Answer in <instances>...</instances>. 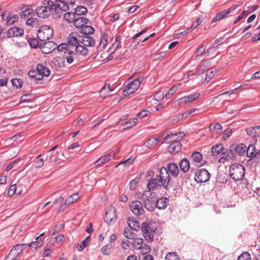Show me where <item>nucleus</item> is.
<instances>
[{
	"mask_svg": "<svg viewBox=\"0 0 260 260\" xmlns=\"http://www.w3.org/2000/svg\"><path fill=\"white\" fill-rule=\"evenodd\" d=\"M37 71L39 78H36V80H42L44 76L48 77L50 74L49 69L42 64H38L37 66Z\"/></svg>",
	"mask_w": 260,
	"mask_h": 260,
	"instance_id": "17",
	"label": "nucleus"
},
{
	"mask_svg": "<svg viewBox=\"0 0 260 260\" xmlns=\"http://www.w3.org/2000/svg\"><path fill=\"white\" fill-rule=\"evenodd\" d=\"M160 227L157 222L147 220L142 223L141 230L142 235L147 242L153 241L154 236L159 232Z\"/></svg>",
	"mask_w": 260,
	"mask_h": 260,
	"instance_id": "2",
	"label": "nucleus"
},
{
	"mask_svg": "<svg viewBox=\"0 0 260 260\" xmlns=\"http://www.w3.org/2000/svg\"><path fill=\"white\" fill-rule=\"evenodd\" d=\"M117 219L116 210L114 207L111 206L106 212L104 221L109 225L113 224Z\"/></svg>",
	"mask_w": 260,
	"mask_h": 260,
	"instance_id": "12",
	"label": "nucleus"
},
{
	"mask_svg": "<svg viewBox=\"0 0 260 260\" xmlns=\"http://www.w3.org/2000/svg\"><path fill=\"white\" fill-rule=\"evenodd\" d=\"M225 149L222 144H216L213 146L211 149V153L213 156H216L219 154L223 155Z\"/></svg>",
	"mask_w": 260,
	"mask_h": 260,
	"instance_id": "27",
	"label": "nucleus"
},
{
	"mask_svg": "<svg viewBox=\"0 0 260 260\" xmlns=\"http://www.w3.org/2000/svg\"><path fill=\"white\" fill-rule=\"evenodd\" d=\"M230 176L235 181L243 180L245 175V168L240 163L233 164L230 167Z\"/></svg>",
	"mask_w": 260,
	"mask_h": 260,
	"instance_id": "5",
	"label": "nucleus"
},
{
	"mask_svg": "<svg viewBox=\"0 0 260 260\" xmlns=\"http://www.w3.org/2000/svg\"><path fill=\"white\" fill-rule=\"evenodd\" d=\"M24 30L19 27H12L6 32V36L8 38L14 37H20L23 36Z\"/></svg>",
	"mask_w": 260,
	"mask_h": 260,
	"instance_id": "18",
	"label": "nucleus"
},
{
	"mask_svg": "<svg viewBox=\"0 0 260 260\" xmlns=\"http://www.w3.org/2000/svg\"><path fill=\"white\" fill-rule=\"evenodd\" d=\"M160 170L161 171H165V172H167L169 175L176 177L178 176L179 173V169L178 166L176 163L170 162L167 164L166 167H161Z\"/></svg>",
	"mask_w": 260,
	"mask_h": 260,
	"instance_id": "14",
	"label": "nucleus"
},
{
	"mask_svg": "<svg viewBox=\"0 0 260 260\" xmlns=\"http://www.w3.org/2000/svg\"><path fill=\"white\" fill-rule=\"evenodd\" d=\"M144 241L142 238H136L134 240L132 243L133 247L137 249H139L142 248V245L143 244Z\"/></svg>",
	"mask_w": 260,
	"mask_h": 260,
	"instance_id": "43",
	"label": "nucleus"
},
{
	"mask_svg": "<svg viewBox=\"0 0 260 260\" xmlns=\"http://www.w3.org/2000/svg\"><path fill=\"white\" fill-rule=\"evenodd\" d=\"M11 82L13 86L16 87L17 88H21L23 83L21 79L17 78L12 79Z\"/></svg>",
	"mask_w": 260,
	"mask_h": 260,
	"instance_id": "54",
	"label": "nucleus"
},
{
	"mask_svg": "<svg viewBox=\"0 0 260 260\" xmlns=\"http://www.w3.org/2000/svg\"><path fill=\"white\" fill-rule=\"evenodd\" d=\"M53 36V30L49 25H42L37 32V38L40 41H46Z\"/></svg>",
	"mask_w": 260,
	"mask_h": 260,
	"instance_id": "7",
	"label": "nucleus"
},
{
	"mask_svg": "<svg viewBox=\"0 0 260 260\" xmlns=\"http://www.w3.org/2000/svg\"><path fill=\"white\" fill-rule=\"evenodd\" d=\"M210 173L205 169H201L196 172L194 179L198 182L203 183L208 181L210 178Z\"/></svg>",
	"mask_w": 260,
	"mask_h": 260,
	"instance_id": "10",
	"label": "nucleus"
},
{
	"mask_svg": "<svg viewBox=\"0 0 260 260\" xmlns=\"http://www.w3.org/2000/svg\"><path fill=\"white\" fill-rule=\"evenodd\" d=\"M247 134L252 137L253 139L257 141V138L260 137V125L253 127H250L246 129Z\"/></svg>",
	"mask_w": 260,
	"mask_h": 260,
	"instance_id": "20",
	"label": "nucleus"
},
{
	"mask_svg": "<svg viewBox=\"0 0 260 260\" xmlns=\"http://www.w3.org/2000/svg\"><path fill=\"white\" fill-rule=\"evenodd\" d=\"M27 41L31 47L34 48H37L38 46L40 47L41 41L39 42L36 38H29Z\"/></svg>",
	"mask_w": 260,
	"mask_h": 260,
	"instance_id": "44",
	"label": "nucleus"
},
{
	"mask_svg": "<svg viewBox=\"0 0 260 260\" xmlns=\"http://www.w3.org/2000/svg\"><path fill=\"white\" fill-rule=\"evenodd\" d=\"M210 131L213 134H219L221 132V125L218 123L211 124L209 126Z\"/></svg>",
	"mask_w": 260,
	"mask_h": 260,
	"instance_id": "35",
	"label": "nucleus"
},
{
	"mask_svg": "<svg viewBox=\"0 0 260 260\" xmlns=\"http://www.w3.org/2000/svg\"><path fill=\"white\" fill-rule=\"evenodd\" d=\"M138 119L137 118H134L132 119H131L124 123L125 127L124 128L125 129L132 128L134 126L136 125Z\"/></svg>",
	"mask_w": 260,
	"mask_h": 260,
	"instance_id": "46",
	"label": "nucleus"
},
{
	"mask_svg": "<svg viewBox=\"0 0 260 260\" xmlns=\"http://www.w3.org/2000/svg\"><path fill=\"white\" fill-rule=\"evenodd\" d=\"M178 89V86L174 85L168 91V92L166 94L165 98L166 100H168L170 99L172 95H173L174 93L176 92Z\"/></svg>",
	"mask_w": 260,
	"mask_h": 260,
	"instance_id": "50",
	"label": "nucleus"
},
{
	"mask_svg": "<svg viewBox=\"0 0 260 260\" xmlns=\"http://www.w3.org/2000/svg\"><path fill=\"white\" fill-rule=\"evenodd\" d=\"M17 191V187L16 184H13L11 185L7 191V194L9 197L13 196L15 193L20 195L21 194L22 191L21 190L19 191L18 192H16Z\"/></svg>",
	"mask_w": 260,
	"mask_h": 260,
	"instance_id": "39",
	"label": "nucleus"
},
{
	"mask_svg": "<svg viewBox=\"0 0 260 260\" xmlns=\"http://www.w3.org/2000/svg\"><path fill=\"white\" fill-rule=\"evenodd\" d=\"M143 204L139 201H134L129 204V208L133 213L137 216L143 215L145 213Z\"/></svg>",
	"mask_w": 260,
	"mask_h": 260,
	"instance_id": "9",
	"label": "nucleus"
},
{
	"mask_svg": "<svg viewBox=\"0 0 260 260\" xmlns=\"http://www.w3.org/2000/svg\"><path fill=\"white\" fill-rule=\"evenodd\" d=\"M87 8L83 6H78L75 9V14L78 15H84L87 13Z\"/></svg>",
	"mask_w": 260,
	"mask_h": 260,
	"instance_id": "48",
	"label": "nucleus"
},
{
	"mask_svg": "<svg viewBox=\"0 0 260 260\" xmlns=\"http://www.w3.org/2000/svg\"><path fill=\"white\" fill-rule=\"evenodd\" d=\"M143 80L142 77H138L135 79L132 82H129L124 87L123 89V95L127 96L134 93L140 87L141 82Z\"/></svg>",
	"mask_w": 260,
	"mask_h": 260,
	"instance_id": "8",
	"label": "nucleus"
},
{
	"mask_svg": "<svg viewBox=\"0 0 260 260\" xmlns=\"http://www.w3.org/2000/svg\"><path fill=\"white\" fill-rule=\"evenodd\" d=\"M57 49L59 51H61L63 50L67 51V49H70V48L69 47V44L67 43H62L57 46Z\"/></svg>",
	"mask_w": 260,
	"mask_h": 260,
	"instance_id": "64",
	"label": "nucleus"
},
{
	"mask_svg": "<svg viewBox=\"0 0 260 260\" xmlns=\"http://www.w3.org/2000/svg\"><path fill=\"white\" fill-rule=\"evenodd\" d=\"M107 38L108 37L106 35H104L100 40V42L99 46L98 47V49L100 51H102L104 50L107 44Z\"/></svg>",
	"mask_w": 260,
	"mask_h": 260,
	"instance_id": "40",
	"label": "nucleus"
},
{
	"mask_svg": "<svg viewBox=\"0 0 260 260\" xmlns=\"http://www.w3.org/2000/svg\"><path fill=\"white\" fill-rule=\"evenodd\" d=\"M147 28L144 29L140 31L139 32L137 33V34H136L134 36H133L131 39V40H132L133 41L131 42L132 43L131 44V46L132 47L133 46L134 48H136L139 45V42L135 41V40L138 38L141 35L145 34L147 31Z\"/></svg>",
	"mask_w": 260,
	"mask_h": 260,
	"instance_id": "34",
	"label": "nucleus"
},
{
	"mask_svg": "<svg viewBox=\"0 0 260 260\" xmlns=\"http://www.w3.org/2000/svg\"><path fill=\"white\" fill-rule=\"evenodd\" d=\"M58 147V145H55L47 151L46 158V164H53L58 160V151H55Z\"/></svg>",
	"mask_w": 260,
	"mask_h": 260,
	"instance_id": "13",
	"label": "nucleus"
},
{
	"mask_svg": "<svg viewBox=\"0 0 260 260\" xmlns=\"http://www.w3.org/2000/svg\"><path fill=\"white\" fill-rule=\"evenodd\" d=\"M57 47V44L52 41H41L40 48L44 54H49L52 52Z\"/></svg>",
	"mask_w": 260,
	"mask_h": 260,
	"instance_id": "11",
	"label": "nucleus"
},
{
	"mask_svg": "<svg viewBox=\"0 0 260 260\" xmlns=\"http://www.w3.org/2000/svg\"><path fill=\"white\" fill-rule=\"evenodd\" d=\"M55 8L56 10L59 9L61 11L66 12L69 10V7L68 5L64 2L63 0H56L55 1Z\"/></svg>",
	"mask_w": 260,
	"mask_h": 260,
	"instance_id": "31",
	"label": "nucleus"
},
{
	"mask_svg": "<svg viewBox=\"0 0 260 260\" xmlns=\"http://www.w3.org/2000/svg\"><path fill=\"white\" fill-rule=\"evenodd\" d=\"M42 155H39L35 160V167L36 168H41L44 165V160L43 158H41Z\"/></svg>",
	"mask_w": 260,
	"mask_h": 260,
	"instance_id": "49",
	"label": "nucleus"
},
{
	"mask_svg": "<svg viewBox=\"0 0 260 260\" xmlns=\"http://www.w3.org/2000/svg\"><path fill=\"white\" fill-rule=\"evenodd\" d=\"M236 149H237V154H239L241 156L244 155L246 153L247 147L244 144H240L239 145L235 144Z\"/></svg>",
	"mask_w": 260,
	"mask_h": 260,
	"instance_id": "37",
	"label": "nucleus"
},
{
	"mask_svg": "<svg viewBox=\"0 0 260 260\" xmlns=\"http://www.w3.org/2000/svg\"><path fill=\"white\" fill-rule=\"evenodd\" d=\"M80 196L78 193H74L71 195L66 201V204H71L75 202L78 199Z\"/></svg>",
	"mask_w": 260,
	"mask_h": 260,
	"instance_id": "42",
	"label": "nucleus"
},
{
	"mask_svg": "<svg viewBox=\"0 0 260 260\" xmlns=\"http://www.w3.org/2000/svg\"><path fill=\"white\" fill-rule=\"evenodd\" d=\"M140 176H137L134 179L132 180L129 182V189L134 190L136 189L138 183L140 181Z\"/></svg>",
	"mask_w": 260,
	"mask_h": 260,
	"instance_id": "41",
	"label": "nucleus"
},
{
	"mask_svg": "<svg viewBox=\"0 0 260 260\" xmlns=\"http://www.w3.org/2000/svg\"><path fill=\"white\" fill-rule=\"evenodd\" d=\"M124 236L128 239H133L134 237V234L128 229H125L123 231Z\"/></svg>",
	"mask_w": 260,
	"mask_h": 260,
	"instance_id": "61",
	"label": "nucleus"
},
{
	"mask_svg": "<svg viewBox=\"0 0 260 260\" xmlns=\"http://www.w3.org/2000/svg\"><path fill=\"white\" fill-rule=\"evenodd\" d=\"M44 5L47 6V8L50 9V12L53 10H56L55 2L54 3L50 0H46Z\"/></svg>",
	"mask_w": 260,
	"mask_h": 260,
	"instance_id": "56",
	"label": "nucleus"
},
{
	"mask_svg": "<svg viewBox=\"0 0 260 260\" xmlns=\"http://www.w3.org/2000/svg\"><path fill=\"white\" fill-rule=\"evenodd\" d=\"M200 93L196 92L193 94H190L188 96L180 98L179 99V100L181 101L182 103L187 104L188 103L194 101V100L197 99L200 96Z\"/></svg>",
	"mask_w": 260,
	"mask_h": 260,
	"instance_id": "30",
	"label": "nucleus"
},
{
	"mask_svg": "<svg viewBox=\"0 0 260 260\" xmlns=\"http://www.w3.org/2000/svg\"><path fill=\"white\" fill-rule=\"evenodd\" d=\"M180 170L183 173L188 172L190 168V162L187 158H183L179 162Z\"/></svg>",
	"mask_w": 260,
	"mask_h": 260,
	"instance_id": "29",
	"label": "nucleus"
},
{
	"mask_svg": "<svg viewBox=\"0 0 260 260\" xmlns=\"http://www.w3.org/2000/svg\"><path fill=\"white\" fill-rule=\"evenodd\" d=\"M25 245H28L31 248H34L35 250L37 249L38 247L42 246V244L40 241H33L29 244H25Z\"/></svg>",
	"mask_w": 260,
	"mask_h": 260,
	"instance_id": "59",
	"label": "nucleus"
},
{
	"mask_svg": "<svg viewBox=\"0 0 260 260\" xmlns=\"http://www.w3.org/2000/svg\"><path fill=\"white\" fill-rule=\"evenodd\" d=\"M79 45L86 47H93L95 45V43L94 40L89 36H83L80 39Z\"/></svg>",
	"mask_w": 260,
	"mask_h": 260,
	"instance_id": "19",
	"label": "nucleus"
},
{
	"mask_svg": "<svg viewBox=\"0 0 260 260\" xmlns=\"http://www.w3.org/2000/svg\"><path fill=\"white\" fill-rule=\"evenodd\" d=\"M37 15L39 17L47 18L50 14V9L46 6L38 7L36 10Z\"/></svg>",
	"mask_w": 260,
	"mask_h": 260,
	"instance_id": "24",
	"label": "nucleus"
},
{
	"mask_svg": "<svg viewBox=\"0 0 260 260\" xmlns=\"http://www.w3.org/2000/svg\"><path fill=\"white\" fill-rule=\"evenodd\" d=\"M241 4L234 5L229 9L218 13L212 19L211 22H215L220 20L223 19L227 17V16L234 10L240 7Z\"/></svg>",
	"mask_w": 260,
	"mask_h": 260,
	"instance_id": "15",
	"label": "nucleus"
},
{
	"mask_svg": "<svg viewBox=\"0 0 260 260\" xmlns=\"http://www.w3.org/2000/svg\"><path fill=\"white\" fill-rule=\"evenodd\" d=\"M140 249L141 250V252L143 255L146 254L151 251L150 246L146 244H143L142 245V248H140Z\"/></svg>",
	"mask_w": 260,
	"mask_h": 260,
	"instance_id": "57",
	"label": "nucleus"
},
{
	"mask_svg": "<svg viewBox=\"0 0 260 260\" xmlns=\"http://www.w3.org/2000/svg\"><path fill=\"white\" fill-rule=\"evenodd\" d=\"M143 202L144 207L149 211H152L154 209V204L156 199L155 192L151 191V190H145L143 192L140 198Z\"/></svg>",
	"mask_w": 260,
	"mask_h": 260,
	"instance_id": "4",
	"label": "nucleus"
},
{
	"mask_svg": "<svg viewBox=\"0 0 260 260\" xmlns=\"http://www.w3.org/2000/svg\"><path fill=\"white\" fill-rule=\"evenodd\" d=\"M24 245L25 244H17L15 246H13V247L12 248L10 252H13V254L14 255L15 253V255L16 257H18L22 253L23 250H24Z\"/></svg>",
	"mask_w": 260,
	"mask_h": 260,
	"instance_id": "32",
	"label": "nucleus"
},
{
	"mask_svg": "<svg viewBox=\"0 0 260 260\" xmlns=\"http://www.w3.org/2000/svg\"><path fill=\"white\" fill-rule=\"evenodd\" d=\"M169 200L164 197L156 199L154 204V209L156 207L159 209H165L169 204Z\"/></svg>",
	"mask_w": 260,
	"mask_h": 260,
	"instance_id": "21",
	"label": "nucleus"
},
{
	"mask_svg": "<svg viewBox=\"0 0 260 260\" xmlns=\"http://www.w3.org/2000/svg\"><path fill=\"white\" fill-rule=\"evenodd\" d=\"M127 224L128 226L135 231L140 228V224L139 222L135 220L134 218L128 217L127 218Z\"/></svg>",
	"mask_w": 260,
	"mask_h": 260,
	"instance_id": "33",
	"label": "nucleus"
},
{
	"mask_svg": "<svg viewBox=\"0 0 260 260\" xmlns=\"http://www.w3.org/2000/svg\"><path fill=\"white\" fill-rule=\"evenodd\" d=\"M156 140L154 138H151L148 140L144 144L145 146L149 148L154 147L156 144Z\"/></svg>",
	"mask_w": 260,
	"mask_h": 260,
	"instance_id": "53",
	"label": "nucleus"
},
{
	"mask_svg": "<svg viewBox=\"0 0 260 260\" xmlns=\"http://www.w3.org/2000/svg\"><path fill=\"white\" fill-rule=\"evenodd\" d=\"M114 88H112L110 86V83H106L100 91L101 96L103 99H106L108 96L109 93L110 92L114 91Z\"/></svg>",
	"mask_w": 260,
	"mask_h": 260,
	"instance_id": "26",
	"label": "nucleus"
},
{
	"mask_svg": "<svg viewBox=\"0 0 260 260\" xmlns=\"http://www.w3.org/2000/svg\"><path fill=\"white\" fill-rule=\"evenodd\" d=\"M205 47L203 45H202L198 48L195 54L197 56H203L205 52Z\"/></svg>",
	"mask_w": 260,
	"mask_h": 260,
	"instance_id": "62",
	"label": "nucleus"
},
{
	"mask_svg": "<svg viewBox=\"0 0 260 260\" xmlns=\"http://www.w3.org/2000/svg\"><path fill=\"white\" fill-rule=\"evenodd\" d=\"M121 43V37L119 35L115 36V39L114 42L112 44L111 47V49H113L115 51L116 49L119 46Z\"/></svg>",
	"mask_w": 260,
	"mask_h": 260,
	"instance_id": "47",
	"label": "nucleus"
},
{
	"mask_svg": "<svg viewBox=\"0 0 260 260\" xmlns=\"http://www.w3.org/2000/svg\"><path fill=\"white\" fill-rule=\"evenodd\" d=\"M237 149H236V147H235V144L231 145L229 149H225L224 152L223 153V155H225L226 154V156H228L230 160H235L236 159Z\"/></svg>",
	"mask_w": 260,
	"mask_h": 260,
	"instance_id": "23",
	"label": "nucleus"
},
{
	"mask_svg": "<svg viewBox=\"0 0 260 260\" xmlns=\"http://www.w3.org/2000/svg\"><path fill=\"white\" fill-rule=\"evenodd\" d=\"M191 158L193 160V162L196 164L201 163V165H202L203 164L201 162V160L202 159V155L201 153L198 151L194 152L191 156Z\"/></svg>",
	"mask_w": 260,
	"mask_h": 260,
	"instance_id": "36",
	"label": "nucleus"
},
{
	"mask_svg": "<svg viewBox=\"0 0 260 260\" xmlns=\"http://www.w3.org/2000/svg\"><path fill=\"white\" fill-rule=\"evenodd\" d=\"M89 19L84 17H80L74 19V24L77 27H80L81 29L85 25L89 23Z\"/></svg>",
	"mask_w": 260,
	"mask_h": 260,
	"instance_id": "28",
	"label": "nucleus"
},
{
	"mask_svg": "<svg viewBox=\"0 0 260 260\" xmlns=\"http://www.w3.org/2000/svg\"><path fill=\"white\" fill-rule=\"evenodd\" d=\"M182 145L178 141H175L169 145L168 147V151L171 153L177 152L181 150Z\"/></svg>",
	"mask_w": 260,
	"mask_h": 260,
	"instance_id": "25",
	"label": "nucleus"
},
{
	"mask_svg": "<svg viewBox=\"0 0 260 260\" xmlns=\"http://www.w3.org/2000/svg\"><path fill=\"white\" fill-rule=\"evenodd\" d=\"M165 260H180L178 255L175 252H170L168 253L166 257Z\"/></svg>",
	"mask_w": 260,
	"mask_h": 260,
	"instance_id": "51",
	"label": "nucleus"
},
{
	"mask_svg": "<svg viewBox=\"0 0 260 260\" xmlns=\"http://www.w3.org/2000/svg\"><path fill=\"white\" fill-rule=\"evenodd\" d=\"M34 12L31 8H27L25 10L21 12L20 15L21 18H25L26 17Z\"/></svg>",
	"mask_w": 260,
	"mask_h": 260,
	"instance_id": "55",
	"label": "nucleus"
},
{
	"mask_svg": "<svg viewBox=\"0 0 260 260\" xmlns=\"http://www.w3.org/2000/svg\"><path fill=\"white\" fill-rule=\"evenodd\" d=\"M76 57V53L71 49H67L64 51L62 58L57 57L53 60V62L56 64L57 63L59 68L63 67V63L64 60H66L69 63H72L74 58Z\"/></svg>",
	"mask_w": 260,
	"mask_h": 260,
	"instance_id": "6",
	"label": "nucleus"
},
{
	"mask_svg": "<svg viewBox=\"0 0 260 260\" xmlns=\"http://www.w3.org/2000/svg\"><path fill=\"white\" fill-rule=\"evenodd\" d=\"M246 156L252 159H260V150H256L255 145L250 144L247 148Z\"/></svg>",
	"mask_w": 260,
	"mask_h": 260,
	"instance_id": "16",
	"label": "nucleus"
},
{
	"mask_svg": "<svg viewBox=\"0 0 260 260\" xmlns=\"http://www.w3.org/2000/svg\"><path fill=\"white\" fill-rule=\"evenodd\" d=\"M81 36L77 32H72L67 39V43L69 47L75 48L76 52L83 56H86L88 54V49L85 46L80 44Z\"/></svg>",
	"mask_w": 260,
	"mask_h": 260,
	"instance_id": "3",
	"label": "nucleus"
},
{
	"mask_svg": "<svg viewBox=\"0 0 260 260\" xmlns=\"http://www.w3.org/2000/svg\"><path fill=\"white\" fill-rule=\"evenodd\" d=\"M250 13V11H243L242 13L237 17V18L235 20L234 24L237 23L238 22L242 20L244 17L248 15Z\"/></svg>",
	"mask_w": 260,
	"mask_h": 260,
	"instance_id": "60",
	"label": "nucleus"
},
{
	"mask_svg": "<svg viewBox=\"0 0 260 260\" xmlns=\"http://www.w3.org/2000/svg\"><path fill=\"white\" fill-rule=\"evenodd\" d=\"M114 157V154L112 152L108 153L104 156H101L96 161L94 165L96 167H100L101 165L107 162Z\"/></svg>",
	"mask_w": 260,
	"mask_h": 260,
	"instance_id": "22",
	"label": "nucleus"
},
{
	"mask_svg": "<svg viewBox=\"0 0 260 260\" xmlns=\"http://www.w3.org/2000/svg\"><path fill=\"white\" fill-rule=\"evenodd\" d=\"M93 28L88 24L85 25L83 28L81 29L80 32L84 34V36H89L90 34H92L94 32Z\"/></svg>",
	"mask_w": 260,
	"mask_h": 260,
	"instance_id": "38",
	"label": "nucleus"
},
{
	"mask_svg": "<svg viewBox=\"0 0 260 260\" xmlns=\"http://www.w3.org/2000/svg\"><path fill=\"white\" fill-rule=\"evenodd\" d=\"M18 19V16L14 15V16H11L10 15H7L6 18V20H7V24L10 25L13 24L17 21Z\"/></svg>",
	"mask_w": 260,
	"mask_h": 260,
	"instance_id": "52",
	"label": "nucleus"
},
{
	"mask_svg": "<svg viewBox=\"0 0 260 260\" xmlns=\"http://www.w3.org/2000/svg\"><path fill=\"white\" fill-rule=\"evenodd\" d=\"M113 246L111 244H107L101 248V252L104 255H109L111 253V250Z\"/></svg>",
	"mask_w": 260,
	"mask_h": 260,
	"instance_id": "45",
	"label": "nucleus"
},
{
	"mask_svg": "<svg viewBox=\"0 0 260 260\" xmlns=\"http://www.w3.org/2000/svg\"><path fill=\"white\" fill-rule=\"evenodd\" d=\"M38 22V19L36 18H31L28 19L26 21V24L28 25L34 26L37 24Z\"/></svg>",
	"mask_w": 260,
	"mask_h": 260,
	"instance_id": "63",
	"label": "nucleus"
},
{
	"mask_svg": "<svg viewBox=\"0 0 260 260\" xmlns=\"http://www.w3.org/2000/svg\"><path fill=\"white\" fill-rule=\"evenodd\" d=\"M147 188L149 190H153L158 187L162 186L167 190L173 188L170 175L166 172H164L159 169V175L151 178L147 183Z\"/></svg>",
	"mask_w": 260,
	"mask_h": 260,
	"instance_id": "1",
	"label": "nucleus"
},
{
	"mask_svg": "<svg viewBox=\"0 0 260 260\" xmlns=\"http://www.w3.org/2000/svg\"><path fill=\"white\" fill-rule=\"evenodd\" d=\"M237 260H251L250 255L247 252H244L238 256Z\"/></svg>",
	"mask_w": 260,
	"mask_h": 260,
	"instance_id": "58",
	"label": "nucleus"
}]
</instances>
